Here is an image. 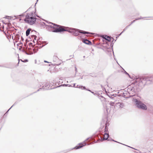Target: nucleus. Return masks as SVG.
Instances as JSON below:
<instances>
[{
    "label": "nucleus",
    "mask_w": 153,
    "mask_h": 153,
    "mask_svg": "<svg viewBox=\"0 0 153 153\" xmlns=\"http://www.w3.org/2000/svg\"><path fill=\"white\" fill-rule=\"evenodd\" d=\"M134 81L140 87L153 83V75L137 78Z\"/></svg>",
    "instance_id": "nucleus-1"
},
{
    "label": "nucleus",
    "mask_w": 153,
    "mask_h": 153,
    "mask_svg": "<svg viewBox=\"0 0 153 153\" xmlns=\"http://www.w3.org/2000/svg\"><path fill=\"white\" fill-rule=\"evenodd\" d=\"M43 23L46 25L45 23L43 22ZM50 23L52 24L53 25H46V26L48 28H51V31L53 32L59 33L65 31V30H65V26L59 25L53 23Z\"/></svg>",
    "instance_id": "nucleus-2"
},
{
    "label": "nucleus",
    "mask_w": 153,
    "mask_h": 153,
    "mask_svg": "<svg viewBox=\"0 0 153 153\" xmlns=\"http://www.w3.org/2000/svg\"><path fill=\"white\" fill-rule=\"evenodd\" d=\"M65 31H68L70 33H72L75 36H78L79 33L83 34H91L92 33L88 32H87L84 30H80L74 28H70L65 27Z\"/></svg>",
    "instance_id": "nucleus-3"
},
{
    "label": "nucleus",
    "mask_w": 153,
    "mask_h": 153,
    "mask_svg": "<svg viewBox=\"0 0 153 153\" xmlns=\"http://www.w3.org/2000/svg\"><path fill=\"white\" fill-rule=\"evenodd\" d=\"M133 102L135 103L136 107L139 109L143 110H146L147 108L146 105L142 101L136 99H133Z\"/></svg>",
    "instance_id": "nucleus-4"
},
{
    "label": "nucleus",
    "mask_w": 153,
    "mask_h": 153,
    "mask_svg": "<svg viewBox=\"0 0 153 153\" xmlns=\"http://www.w3.org/2000/svg\"><path fill=\"white\" fill-rule=\"evenodd\" d=\"M37 19L36 18L35 16H30L29 13H27L24 21L25 22L30 25H33L35 23Z\"/></svg>",
    "instance_id": "nucleus-5"
},
{
    "label": "nucleus",
    "mask_w": 153,
    "mask_h": 153,
    "mask_svg": "<svg viewBox=\"0 0 153 153\" xmlns=\"http://www.w3.org/2000/svg\"><path fill=\"white\" fill-rule=\"evenodd\" d=\"M104 136H100L101 140L103 141L104 140H107L108 138L109 133L108 131V128L107 126V125L105 124V126L104 128Z\"/></svg>",
    "instance_id": "nucleus-6"
},
{
    "label": "nucleus",
    "mask_w": 153,
    "mask_h": 153,
    "mask_svg": "<svg viewBox=\"0 0 153 153\" xmlns=\"http://www.w3.org/2000/svg\"><path fill=\"white\" fill-rule=\"evenodd\" d=\"M89 138H90V137H88V138H87L83 143H79L78 144V145L76 146L74 148H73L72 149H79L80 148H82V147L86 145H90L91 144V143H88L87 144L85 142V141H86L87 140H88Z\"/></svg>",
    "instance_id": "nucleus-7"
},
{
    "label": "nucleus",
    "mask_w": 153,
    "mask_h": 153,
    "mask_svg": "<svg viewBox=\"0 0 153 153\" xmlns=\"http://www.w3.org/2000/svg\"><path fill=\"white\" fill-rule=\"evenodd\" d=\"M121 91L122 92V93L120 94V96L123 97L124 98H128L130 97H132L134 95V94L132 95H130L129 94H130V93L128 91H123L121 90Z\"/></svg>",
    "instance_id": "nucleus-8"
},
{
    "label": "nucleus",
    "mask_w": 153,
    "mask_h": 153,
    "mask_svg": "<svg viewBox=\"0 0 153 153\" xmlns=\"http://www.w3.org/2000/svg\"><path fill=\"white\" fill-rule=\"evenodd\" d=\"M100 37L102 38L103 39V41H104V40H105L106 41H107V42H106V44H107V45H108V42H110L111 41V39H112L113 40L112 41V42L114 40V39L112 37H110L108 36H107L106 35H102Z\"/></svg>",
    "instance_id": "nucleus-9"
},
{
    "label": "nucleus",
    "mask_w": 153,
    "mask_h": 153,
    "mask_svg": "<svg viewBox=\"0 0 153 153\" xmlns=\"http://www.w3.org/2000/svg\"><path fill=\"white\" fill-rule=\"evenodd\" d=\"M52 89V88H51L50 84H49L48 83H46L45 85L42 86V88H39L37 90V91H39L42 89L44 90H50Z\"/></svg>",
    "instance_id": "nucleus-10"
},
{
    "label": "nucleus",
    "mask_w": 153,
    "mask_h": 153,
    "mask_svg": "<svg viewBox=\"0 0 153 153\" xmlns=\"http://www.w3.org/2000/svg\"><path fill=\"white\" fill-rule=\"evenodd\" d=\"M27 51H26L25 49H23L22 50V52L25 53L27 55H30L32 54L33 53L31 48H29Z\"/></svg>",
    "instance_id": "nucleus-11"
},
{
    "label": "nucleus",
    "mask_w": 153,
    "mask_h": 153,
    "mask_svg": "<svg viewBox=\"0 0 153 153\" xmlns=\"http://www.w3.org/2000/svg\"><path fill=\"white\" fill-rule=\"evenodd\" d=\"M133 85L131 84L127 87V91L130 93L131 91L133 93H135L136 90L133 86Z\"/></svg>",
    "instance_id": "nucleus-12"
},
{
    "label": "nucleus",
    "mask_w": 153,
    "mask_h": 153,
    "mask_svg": "<svg viewBox=\"0 0 153 153\" xmlns=\"http://www.w3.org/2000/svg\"><path fill=\"white\" fill-rule=\"evenodd\" d=\"M50 85L51 88H52V89H54L56 88H57L59 87H60L63 85H57V83L54 81L53 82H52L50 83Z\"/></svg>",
    "instance_id": "nucleus-13"
},
{
    "label": "nucleus",
    "mask_w": 153,
    "mask_h": 153,
    "mask_svg": "<svg viewBox=\"0 0 153 153\" xmlns=\"http://www.w3.org/2000/svg\"><path fill=\"white\" fill-rule=\"evenodd\" d=\"M108 96L111 99H114L115 100H117V97L119 96L118 95H117L116 94H108Z\"/></svg>",
    "instance_id": "nucleus-14"
},
{
    "label": "nucleus",
    "mask_w": 153,
    "mask_h": 153,
    "mask_svg": "<svg viewBox=\"0 0 153 153\" xmlns=\"http://www.w3.org/2000/svg\"><path fill=\"white\" fill-rule=\"evenodd\" d=\"M116 106L119 108H122L124 106V104L122 102H118L116 103Z\"/></svg>",
    "instance_id": "nucleus-15"
},
{
    "label": "nucleus",
    "mask_w": 153,
    "mask_h": 153,
    "mask_svg": "<svg viewBox=\"0 0 153 153\" xmlns=\"http://www.w3.org/2000/svg\"><path fill=\"white\" fill-rule=\"evenodd\" d=\"M83 42L86 44L88 45H91V42L89 40H88L87 39H84L82 41Z\"/></svg>",
    "instance_id": "nucleus-16"
},
{
    "label": "nucleus",
    "mask_w": 153,
    "mask_h": 153,
    "mask_svg": "<svg viewBox=\"0 0 153 153\" xmlns=\"http://www.w3.org/2000/svg\"><path fill=\"white\" fill-rule=\"evenodd\" d=\"M117 100H115L114 101H111L109 103V104L111 105V106H114L115 107L116 106V103H115V102L117 101Z\"/></svg>",
    "instance_id": "nucleus-17"
},
{
    "label": "nucleus",
    "mask_w": 153,
    "mask_h": 153,
    "mask_svg": "<svg viewBox=\"0 0 153 153\" xmlns=\"http://www.w3.org/2000/svg\"><path fill=\"white\" fill-rule=\"evenodd\" d=\"M112 140V141H114V142H117V143H120V144H123V145H125V146H128V147H130V148H132V149H134V148H132V147H130V146H127V145H125V144H122V143H119V142H117V141H115V140H113V139H111V138H109L108 139V140Z\"/></svg>",
    "instance_id": "nucleus-18"
},
{
    "label": "nucleus",
    "mask_w": 153,
    "mask_h": 153,
    "mask_svg": "<svg viewBox=\"0 0 153 153\" xmlns=\"http://www.w3.org/2000/svg\"><path fill=\"white\" fill-rule=\"evenodd\" d=\"M31 30V29L29 28L26 30V36H28L30 34Z\"/></svg>",
    "instance_id": "nucleus-19"
},
{
    "label": "nucleus",
    "mask_w": 153,
    "mask_h": 153,
    "mask_svg": "<svg viewBox=\"0 0 153 153\" xmlns=\"http://www.w3.org/2000/svg\"><path fill=\"white\" fill-rule=\"evenodd\" d=\"M25 13L24 12L22 14H20L19 15L17 16H15L14 17H15V19L19 18V17H22L24 16Z\"/></svg>",
    "instance_id": "nucleus-20"
},
{
    "label": "nucleus",
    "mask_w": 153,
    "mask_h": 153,
    "mask_svg": "<svg viewBox=\"0 0 153 153\" xmlns=\"http://www.w3.org/2000/svg\"><path fill=\"white\" fill-rule=\"evenodd\" d=\"M15 39L16 40V42H17L19 39V35L18 34H16L15 36Z\"/></svg>",
    "instance_id": "nucleus-21"
},
{
    "label": "nucleus",
    "mask_w": 153,
    "mask_h": 153,
    "mask_svg": "<svg viewBox=\"0 0 153 153\" xmlns=\"http://www.w3.org/2000/svg\"><path fill=\"white\" fill-rule=\"evenodd\" d=\"M31 37H32V38H33V39H34L33 41L34 43H35V42L34 40L36 41V42H37V40L36 39L37 36L36 35H33L31 36Z\"/></svg>",
    "instance_id": "nucleus-22"
},
{
    "label": "nucleus",
    "mask_w": 153,
    "mask_h": 153,
    "mask_svg": "<svg viewBox=\"0 0 153 153\" xmlns=\"http://www.w3.org/2000/svg\"><path fill=\"white\" fill-rule=\"evenodd\" d=\"M150 17H140V18H136L135 20L136 21V20H140V19H144V18H150Z\"/></svg>",
    "instance_id": "nucleus-23"
},
{
    "label": "nucleus",
    "mask_w": 153,
    "mask_h": 153,
    "mask_svg": "<svg viewBox=\"0 0 153 153\" xmlns=\"http://www.w3.org/2000/svg\"><path fill=\"white\" fill-rule=\"evenodd\" d=\"M32 49L33 51V52L34 53H36L38 50V49L37 48H33Z\"/></svg>",
    "instance_id": "nucleus-24"
},
{
    "label": "nucleus",
    "mask_w": 153,
    "mask_h": 153,
    "mask_svg": "<svg viewBox=\"0 0 153 153\" xmlns=\"http://www.w3.org/2000/svg\"><path fill=\"white\" fill-rule=\"evenodd\" d=\"M21 101V100H17L14 103V104L11 107V108H12L13 106H14L15 105L17 104L19 101Z\"/></svg>",
    "instance_id": "nucleus-25"
},
{
    "label": "nucleus",
    "mask_w": 153,
    "mask_h": 153,
    "mask_svg": "<svg viewBox=\"0 0 153 153\" xmlns=\"http://www.w3.org/2000/svg\"><path fill=\"white\" fill-rule=\"evenodd\" d=\"M122 69H123V71H124V73L126 74V75H128V76H129V77H130V78H131V77H130V75H129V74L127 73V72L123 68H122V67H121Z\"/></svg>",
    "instance_id": "nucleus-26"
},
{
    "label": "nucleus",
    "mask_w": 153,
    "mask_h": 153,
    "mask_svg": "<svg viewBox=\"0 0 153 153\" xmlns=\"http://www.w3.org/2000/svg\"><path fill=\"white\" fill-rule=\"evenodd\" d=\"M36 7L35 8V12L34 13L33 12H31L30 13H29V14L30 15V16H33V14L34 13H35L36 12Z\"/></svg>",
    "instance_id": "nucleus-27"
},
{
    "label": "nucleus",
    "mask_w": 153,
    "mask_h": 153,
    "mask_svg": "<svg viewBox=\"0 0 153 153\" xmlns=\"http://www.w3.org/2000/svg\"><path fill=\"white\" fill-rule=\"evenodd\" d=\"M59 59V58H58V57L56 56H54L53 57V60L54 61H55V60H56Z\"/></svg>",
    "instance_id": "nucleus-28"
},
{
    "label": "nucleus",
    "mask_w": 153,
    "mask_h": 153,
    "mask_svg": "<svg viewBox=\"0 0 153 153\" xmlns=\"http://www.w3.org/2000/svg\"><path fill=\"white\" fill-rule=\"evenodd\" d=\"M82 85H77L76 86V87L77 88H79L81 89L82 90Z\"/></svg>",
    "instance_id": "nucleus-29"
},
{
    "label": "nucleus",
    "mask_w": 153,
    "mask_h": 153,
    "mask_svg": "<svg viewBox=\"0 0 153 153\" xmlns=\"http://www.w3.org/2000/svg\"><path fill=\"white\" fill-rule=\"evenodd\" d=\"M21 61L24 62H28V60L27 59H25L24 60H22L21 59Z\"/></svg>",
    "instance_id": "nucleus-30"
},
{
    "label": "nucleus",
    "mask_w": 153,
    "mask_h": 153,
    "mask_svg": "<svg viewBox=\"0 0 153 153\" xmlns=\"http://www.w3.org/2000/svg\"><path fill=\"white\" fill-rule=\"evenodd\" d=\"M129 25H128L127 26H126L125 28L123 30V32H124V31H125L126 30H127V28H128V27H129Z\"/></svg>",
    "instance_id": "nucleus-31"
},
{
    "label": "nucleus",
    "mask_w": 153,
    "mask_h": 153,
    "mask_svg": "<svg viewBox=\"0 0 153 153\" xmlns=\"http://www.w3.org/2000/svg\"><path fill=\"white\" fill-rule=\"evenodd\" d=\"M42 85H43V84H42V83H39L38 85V87H41L42 86Z\"/></svg>",
    "instance_id": "nucleus-32"
},
{
    "label": "nucleus",
    "mask_w": 153,
    "mask_h": 153,
    "mask_svg": "<svg viewBox=\"0 0 153 153\" xmlns=\"http://www.w3.org/2000/svg\"><path fill=\"white\" fill-rule=\"evenodd\" d=\"M5 19H10V17L8 16H6L5 17Z\"/></svg>",
    "instance_id": "nucleus-33"
},
{
    "label": "nucleus",
    "mask_w": 153,
    "mask_h": 153,
    "mask_svg": "<svg viewBox=\"0 0 153 153\" xmlns=\"http://www.w3.org/2000/svg\"><path fill=\"white\" fill-rule=\"evenodd\" d=\"M135 20L132 21V22H131L130 24V25H129V26H130L132 24H133V23L134 22H135Z\"/></svg>",
    "instance_id": "nucleus-34"
},
{
    "label": "nucleus",
    "mask_w": 153,
    "mask_h": 153,
    "mask_svg": "<svg viewBox=\"0 0 153 153\" xmlns=\"http://www.w3.org/2000/svg\"><path fill=\"white\" fill-rule=\"evenodd\" d=\"M82 90H87V88H86V87L85 86H82Z\"/></svg>",
    "instance_id": "nucleus-35"
},
{
    "label": "nucleus",
    "mask_w": 153,
    "mask_h": 153,
    "mask_svg": "<svg viewBox=\"0 0 153 153\" xmlns=\"http://www.w3.org/2000/svg\"><path fill=\"white\" fill-rule=\"evenodd\" d=\"M24 45L25 47H26V49H27V43H25L24 44Z\"/></svg>",
    "instance_id": "nucleus-36"
},
{
    "label": "nucleus",
    "mask_w": 153,
    "mask_h": 153,
    "mask_svg": "<svg viewBox=\"0 0 153 153\" xmlns=\"http://www.w3.org/2000/svg\"><path fill=\"white\" fill-rule=\"evenodd\" d=\"M11 107L8 110V111L5 113V114H4V116H5L6 114H7L8 112L9 111V110L11 108Z\"/></svg>",
    "instance_id": "nucleus-37"
},
{
    "label": "nucleus",
    "mask_w": 153,
    "mask_h": 153,
    "mask_svg": "<svg viewBox=\"0 0 153 153\" xmlns=\"http://www.w3.org/2000/svg\"><path fill=\"white\" fill-rule=\"evenodd\" d=\"M123 31L122 32H121L118 36V37H119L121 35V34L123 32Z\"/></svg>",
    "instance_id": "nucleus-38"
},
{
    "label": "nucleus",
    "mask_w": 153,
    "mask_h": 153,
    "mask_svg": "<svg viewBox=\"0 0 153 153\" xmlns=\"http://www.w3.org/2000/svg\"><path fill=\"white\" fill-rule=\"evenodd\" d=\"M29 45L30 46H32V45H33V43H31V42H30L29 43Z\"/></svg>",
    "instance_id": "nucleus-39"
},
{
    "label": "nucleus",
    "mask_w": 153,
    "mask_h": 153,
    "mask_svg": "<svg viewBox=\"0 0 153 153\" xmlns=\"http://www.w3.org/2000/svg\"><path fill=\"white\" fill-rule=\"evenodd\" d=\"M78 38L79 39H81L82 38H81V37L80 36H79L78 37Z\"/></svg>",
    "instance_id": "nucleus-40"
},
{
    "label": "nucleus",
    "mask_w": 153,
    "mask_h": 153,
    "mask_svg": "<svg viewBox=\"0 0 153 153\" xmlns=\"http://www.w3.org/2000/svg\"><path fill=\"white\" fill-rule=\"evenodd\" d=\"M21 40L22 41H23L24 40V39L22 36H21Z\"/></svg>",
    "instance_id": "nucleus-41"
},
{
    "label": "nucleus",
    "mask_w": 153,
    "mask_h": 153,
    "mask_svg": "<svg viewBox=\"0 0 153 153\" xmlns=\"http://www.w3.org/2000/svg\"><path fill=\"white\" fill-rule=\"evenodd\" d=\"M73 56H74V55H73V56H72V55H70V56H69V57H71V58H73Z\"/></svg>",
    "instance_id": "nucleus-42"
},
{
    "label": "nucleus",
    "mask_w": 153,
    "mask_h": 153,
    "mask_svg": "<svg viewBox=\"0 0 153 153\" xmlns=\"http://www.w3.org/2000/svg\"><path fill=\"white\" fill-rule=\"evenodd\" d=\"M75 71H76V72L77 71L76 68V67H75Z\"/></svg>",
    "instance_id": "nucleus-43"
},
{
    "label": "nucleus",
    "mask_w": 153,
    "mask_h": 153,
    "mask_svg": "<svg viewBox=\"0 0 153 153\" xmlns=\"http://www.w3.org/2000/svg\"><path fill=\"white\" fill-rule=\"evenodd\" d=\"M75 85H76V84L75 83H74V86H73V87H75V88H76V86H75Z\"/></svg>",
    "instance_id": "nucleus-44"
},
{
    "label": "nucleus",
    "mask_w": 153,
    "mask_h": 153,
    "mask_svg": "<svg viewBox=\"0 0 153 153\" xmlns=\"http://www.w3.org/2000/svg\"><path fill=\"white\" fill-rule=\"evenodd\" d=\"M38 0H36V3L35 4V5H34V7H35V6H36V4L37 3V2L38 1Z\"/></svg>",
    "instance_id": "nucleus-45"
},
{
    "label": "nucleus",
    "mask_w": 153,
    "mask_h": 153,
    "mask_svg": "<svg viewBox=\"0 0 153 153\" xmlns=\"http://www.w3.org/2000/svg\"><path fill=\"white\" fill-rule=\"evenodd\" d=\"M87 91H89L90 92H91V90H89V89H87Z\"/></svg>",
    "instance_id": "nucleus-46"
},
{
    "label": "nucleus",
    "mask_w": 153,
    "mask_h": 153,
    "mask_svg": "<svg viewBox=\"0 0 153 153\" xmlns=\"http://www.w3.org/2000/svg\"><path fill=\"white\" fill-rule=\"evenodd\" d=\"M30 7L29 8H28L26 11L25 12V13H26L27 11H29V9H30Z\"/></svg>",
    "instance_id": "nucleus-47"
},
{
    "label": "nucleus",
    "mask_w": 153,
    "mask_h": 153,
    "mask_svg": "<svg viewBox=\"0 0 153 153\" xmlns=\"http://www.w3.org/2000/svg\"><path fill=\"white\" fill-rule=\"evenodd\" d=\"M60 63H59V64H55L54 65H60Z\"/></svg>",
    "instance_id": "nucleus-48"
},
{
    "label": "nucleus",
    "mask_w": 153,
    "mask_h": 153,
    "mask_svg": "<svg viewBox=\"0 0 153 153\" xmlns=\"http://www.w3.org/2000/svg\"><path fill=\"white\" fill-rule=\"evenodd\" d=\"M91 93H92L93 94H94V95H95V93H94V92H92V91H91Z\"/></svg>",
    "instance_id": "nucleus-49"
},
{
    "label": "nucleus",
    "mask_w": 153,
    "mask_h": 153,
    "mask_svg": "<svg viewBox=\"0 0 153 153\" xmlns=\"http://www.w3.org/2000/svg\"><path fill=\"white\" fill-rule=\"evenodd\" d=\"M44 62H45L49 63V62H48V61H46V60H45V61H44Z\"/></svg>",
    "instance_id": "nucleus-50"
},
{
    "label": "nucleus",
    "mask_w": 153,
    "mask_h": 153,
    "mask_svg": "<svg viewBox=\"0 0 153 153\" xmlns=\"http://www.w3.org/2000/svg\"><path fill=\"white\" fill-rule=\"evenodd\" d=\"M36 15V16L37 17H39V16H38V15Z\"/></svg>",
    "instance_id": "nucleus-51"
},
{
    "label": "nucleus",
    "mask_w": 153,
    "mask_h": 153,
    "mask_svg": "<svg viewBox=\"0 0 153 153\" xmlns=\"http://www.w3.org/2000/svg\"><path fill=\"white\" fill-rule=\"evenodd\" d=\"M97 141H96L95 140L94 141V143H97Z\"/></svg>",
    "instance_id": "nucleus-52"
},
{
    "label": "nucleus",
    "mask_w": 153,
    "mask_h": 153,
    "mask_svg": "<svg viewBox=\"0 0 153 153\" xmlns=\"http://www.w3.org/2000/svg\"><path fill=\"white\" fill-rule=\"evenodd\" d=\"M20 43L21 44H23V43H22V42H21V41H20Z\"/></svg>",
    "instance_id": "nucleus-53"
},
{
    "label": "nucleus",
    "mask_w": 153,
    "mask_h": 153,
    "mask_svg": "<svg viewBox=\"0 0 153 153\" xmlns=\"http://www.w3.org/2000/svg\"><path fill=\"white\" fill-rule=\"evenodd\" d=\"M113 44L112 43H111V46H113Z\"/></svg>",
    "instance_id": "nucleus-54"
},
{
    "label": "nucleus",
    "mask_w": 153,
    "mask_h": 153,
    "mask_svg": "<svg viewBox=\"0 0 153 153\" xmlns=\"http://www.w3.org/2000/svg\"><path fill=\"white\" fill-rule=\"evenodd\" d=\"M112 100V101H114L115 100L114 99H111Z\"/></svg>",
    "instance_id": "nucleus-55"
},
{
    "label": "nucleus",
    "mask_w": 153,
    "mask_h": 153,
    "mask_svg": "<svg viewBox=\"0 0 153 153\" xmlns=\"http://www.w3.org/2000/svg\"><path fill=\"white\" fill-rule=\"evenodd\" d=\"M57 84L58 85H59V82H57Z\"/></svg>",
    "instance_id": "nucleus-56"
},
{
    "label": "nucleus",
    "mask_w": 153,
    "mask_h": 153,
    "mask_svg": "<svg viewBox=\"0 0 153 153\" xmlns=\"http://www.w3.org/2000/svg\"><path fill=\"white\" fill-rule=\"evenodd\" d=\"M83 57L84 58H85V56H83Z\"/></svg>",
    "instance_id": "nucleus-57"
},
{
    "label": "nucleus",
    "mask_w": 153,
    "mask_h": 153,
    "mask_svg": "<svg viewBox=\"0 0 153 153\" xmlns=\"http://www.w3.org/2000/svg\"><path fill=\"white\" fill-rule=\"evenodd\" d=\"M44 45H42L41 48L43 47Z\"/></svg>",
    "instance_id": "nucleus-58"
},
{
    "label": "nucleus",
    "mask_w": 153,
    "mask_h": 153,
    "mask_svg": "<svg viewBox=\"0 0 153 153\" xmlns=\"http://www.w3.org/2000/svg\"><path fill=\"white\" fill-rule=\"evenodd\" d=\"M118 37V36H117V37H116V39H117V38Z\"/></svg>",
    "instance_id": "nucleus-59"
},
{
    "label": "nucleus",
    "mask_w": 153,
    "mask_h": 153,
    "mask_svg": "<svg viewBox=\"0 0 153 153\" xmlns=\"http://www.w3.org/2000/svg\"><path fill=\"white\" fill-rule=\"evenodd\" d=\"M21 20V18H20V19H19V20L20 21Z\"/></svg>",
    "instance_id": "nucleus-60"
},
{
    "label": "nucleus",
    "mask_w": 153,
    "mask_h": 153,
    "mask_svg": "<svg viewBox=\"0 0 153 153\" xmlns=\"http://www.w3.org/2000/svg\"><path fill=\"white\" fill-rule=\"evenodd\" d=\"M0 67H2V66H1V65H0Z\"/></svg>",
    "instance_id": "nucleus-61"
},
{
    "label": "nucleus",
    "mask_w": 153,
    "mask_h": 153,
    "mask_svg": "<svg viewBox=\"0 0 153 153\" xmlns=\"http://www.w3.org/2000/svg\"><path fill=\"white\" fill-rule=\"evenodd\" d=\"M101 97H103V96H101Z\"/></svg>",
    "instance_id": "nucleus-62"
},
{
    "label": "nucleus",
    "mask_w": 153,
    "mask_h": 153,
    "mask_svg": "<svg viewBox=\"0 0 153 153\" xmlns=\"http://www.w3.org/2000/svg\"><path fill=\"white\" fill-rule=\"evenodd\" d=\"M80 78H81V79H82V77H81Z\"/></svg>",
    "instance_id": "nucleus-63"
},
{
    "label": "nucleus",
    "mask_w": 153,
    "mask_h": 153,
    "mask_svg": "<svg viewBox=\"0 0 153 153\" xmlns=\"http://www.w3.org/2000/svg\"><path fill=\"white\" fill-rule=\"evenodd\" d=\"M12 39L13 38V36H12Z\"/></svg>",
    "instance_id": "nucleus-64"
}]
</instances>
